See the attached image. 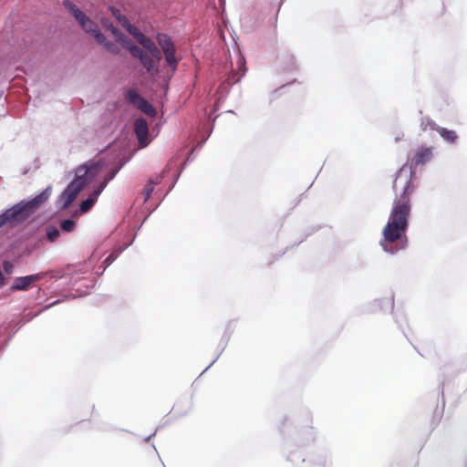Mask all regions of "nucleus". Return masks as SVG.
Here are the masks:
<instances>
[{"mask_svg": "<svg viewBox=\"0 0 467 467\" xmlns=\"http://www.w3.org/2000/svg\"><path fill=\"white\" fill-rule=\"evenodd\" d=\"M404 169L400 168L393 182V190L397 192L399 186L402 192L396 195L392 203L389 221L382 231L380 245L389 254H395L404 249L408 244L407 230L409 218L411 212L410 197L415 191V185L411 180L412 172L403 174Z\"/></svg>", "mask_w": 467, "mask_h": 467, "instance_id": "obj_1", "label": "nucleus"}, {"mask_svg": "<svg viewBox=\"0 0 467 467\" xmlns=\"http://www.w3.org/2000/svg\"><path fill=\"white\" fill-rule=\"evenodd\" d=\"M63 5L78 22L82 29L86 33L93 36L95 41L99 45L102 46L103 48L109 53L112 55L119 54V45H121L124 48L128 49L134 57L138 58L139 60H140L146 55L145 51H143L140 47L134 45L130 39H129L112 24L103 22L104 27L110 31L111 35L115 38V42L107 40L106 36L100 32L98 25L91 19H89V17H88L72 2H70L69 0H65L63 2Z\"/></svg>", "mask_w": 467, "mask_h": 467, "instance_id": "obj_2", "label": "nucleus"}, {"mask_svg": "<svg viewBox=\"0 0 467 467\" xmlns=\"http://www.w3.org/2000/svg\"><path fill=\"white\" fill-rule=\"evenodd\" d=\"M101 168L100 162H92L77 168L76 178L60 194L57 201L61 209H67L72 204L84 187L99 173Z\"/></svg>", "mask_w": 467, "mask_h": 467, "instance_id": "obj_3", "label": "nucleus"}, {"mask_svg": "<svg viewBox=\"0 0 467 467\" xmlns=\"http://www.w3.org/2000/svg\"><path fill=\"white\" fill-rule=\"evenodd\" d=\"M51 186L29 201H22L7 209L0 215V228L7 223H21L31 216L51 194Z\"/></svg>", "mask_w": 467, "mask_h": 467, "instance_id": "obj_4", "label": "nucleus"}, {"mask_svg": "<svg viewBox=\"0 0 467 467\" xmlns=\"http://www.w3.org/2000/svg\"><path fill=\"white\" fill-rule=\"evenodd\" d=\"M156 40L164 54L167 65L173 74L177 70L180 61V59L175 57L176 48L174 43L168 35L163 33H159L156 36Z\"/></svg>", "mask_w": 467, "mask_h": 467, "instance_id": "obj_5", "label": "nucleus"}, {"mask_svg": "<svg viewBox=\"0 0 467 467\" xmlns=\"http://www.w3.org/2000/svg\"><path fill=\"white\" fill-rule=\"evenodd\" d=\"M156 40L164 54L167 65L173 74L177 70L180 61V59L175 57L176 48L174 43L168 35L163 33H159L156 36Z\"/></svg>", "mask_w": 467, "mask_h": 467, "instance_id": "obj_6", "label": "nucleus"}, {"mask_svg": "<svg viewBox=\"0 0 467 467\" xmlns=\"http://www.w3.org/2000/svg\"><path fill=\"white\" fill-rule=\"evenodd\" d=\"M126 99L146 115L151 117L155 116L156 110L153 106L142 98L136 89L130 88L127 90Z\"/></svg>", "mask_w": 467, "mask_h": 467, "instance_id": "obj_7", "label": "nucleus"}, {"mask_svg": "<svg viewBox=\"0 0 467 467\" xmlns=\"http://www.w3.org/2000/svg\"><path fill=\"white\" fill-rule=\"evenodd\" d=\"M433 157V147H420L411 157L410 164L411 168H417L429 162Z\"/></svg>", "mask_w": 467, "mask_h": 467, "instance_id": "obj_8", "label": "nucleus"}, {"mask_svg": "<svg viewBox=\"0 0 467 467\" xmlns=\"http://www.w3.org/2000/svg\"><path fill=\"white\" fill-rule=\"evenodd\" d=\"M114 176V174H112L109 178L108 179H105L104 182H102L100 183V185L90 194V196L82 201L81 203H80V211L82 213H87L88 211L90 210V208L94 205V203L96 202L99 195L102 192V191L104 190V188L106 187L108 182Z\"/></svg>", "mask_w": 467, "mask_h": 467, "instance_id": "obj_9", "label": "nucleus"}, {"mask_svg": "<svg viewBox=\"0 0 467 467\" xmlns=\"http://www.w3.org/2000/svg\"><path fill=\"white\" fill-rule=\"evenodd\" d=\"M135 133L141 146H146L148 141L149 128L146 119L140 118L135 121Z\"/></svg>", "mask_w": 467, "mask_h": 467, "instance_id": "obj_10", "label": "nucleus"}, {"mask_svg": "<svg viewBox=\"0 0 467 467\" xmlns=\"http://www.w3.org/2000/svg\"><path fill=\"white\" fill-rule=\"evenodd\" d=\"M40 278L41 275L39 274L16 277L11 286V289L18 291L27 290L34 282L40 280Z\"/></svg>", "mask_w": 467, "mask_h": 467, "instance_id": "obj_11", "label": "nucleus"}, {"mask_svg": "<svg viewBox=\"0 0 467 467\" xmlns=\"http://www.w3.org/2000/svg\"><path fill=\"white\" fill-rule=\"evenodd\" d=\"M140 45L142 46L143 48L148 50L150 54L155 57L158 61L161 58V53L158 47L155 45L154 41L145 35L140 36V39L137 41Z\"/></svg>", "mask_w": 467, "mask_h": 467, "instance_id": "obj_12", "label": "nucleus"}, {"mask_svg": "<svg viewBox=\"0 0 467 467\" xmlns=\"http://www.w3.org/2000/svg\"><path fill=\"white\" fill-rule=\"evenodd\" d=\"M236 65H237V69L233 70L227 78V81L231 85L239 82L246 71L245 60L243 57H238V59L236 61Z\"/></svg>", "mask_w": 467, "mask_h": 467, "instance_id": "obj_13", "label": "nucleus"}, {"mask_svg": "<svg viewBox=\"0 0 467 467\" xmlns=\"http://www.w3.org/2000/svg\"><path fill=\"white\" fill-rule=\"evenodd\" d=\"M154 58L151 55L146 53V55L140 60L142 66L145 67L148 73L151 75L158 74V67L155 64Z\"/></svg>", "mask_w": 467, "mask_h": 467, "instance_id": "obj_14", "label": "nucleus"}, {"mask_svg": "<svg viewBox=\"0 0 467 467\" xmlns=\"http://www.w3.org/2000/svg\"><path fill=\"white\" fill-rule=\"evenodd\" d=\"M437 132L440 134L441 138L445 140L454 143L456 142L458 136L454 130H448L446 128L440 127L437 129Z\"/></svg>", "mask_w": 467, "mask_h": 467, "instance_id": "obj_15", "label": "nucleus"}, {"mask_svg": "<svg viewBox=\"0 0 467 467\" xmlns=\"http://www.w3.org/2000/svg\"><path fill=\"white\" fill-rule=\"evenodd\" d=\"M159 182H160V180L158 177H156L155 180L150 179L149 181V183L147 185H145L143 192H142V193L144 195V202H147L150 198L151 193L154 189V185L158 184Z\"/></svg>", "mask_w": 467, "mask_h": 467, "instance_id": "obj_16", "label": "nucleus"}, {"mask_svg": "<svg viewBox=\"0 0 467 467\" xmlns=\"http://www.w3.org/2000/svg\"><path fill=\"white\" fill-rule=\"evenodd\" d=\"M420 128L422 130H427L428 129H430L437 131V129H439L440 127L437 126V124L430 118H422L420 121Z\"/></svg>", "mask_w": 467, "mask_h": 467, "instance_id": "obj_17", "label": "nucleus"}, {"mask_svg": "<svg viewBox=\"0 0 467 467\" xmlns=\"http://www.w3.org/2000/svg\"><path fill=\"white\" fill-rule=\"evenodd\" d=\"M59 234V231L56 227L47 228V237L50 242H55L58 238Z\"/></svg>", "mask_w": 467, "mask_h": 467, "instance_id": "obj_18", "label": "nucleus"}, {"mask_svg": "<svg viewBox=\"0 0 467 467\" xmlns=\"http://www.w3.org/2000/svg\"><path fill=\"white\" fill-rule=\"evenodd\" d=\"M130 35H131L136 41L140 39V36H143L144 34L141 33L138 27H136L133 25H129V27L126 29Z\"/></svg>", "mask_w": 467, "mask_h": 467, "instance_id": "obj_19", "label": "nucleus"}, {"mask_svg": "<svg viewBox=\"0 0 467 467\" xmlns=\"http://www.w3.org/2000/svg\"><path fill=\"white\" fill-rule=\"evenodd\" d=\"M75 227V222L73 220H64L61 222V228L65 232H71Z\"/></svg>", "mask_w": 467, "mask_h": 467, "instance_id": "obj_20", "label": "nucleus"}, {"mask_svg": "<svg viewBox=\"0 0 467 467\" xmlns=\"http://www.w3.org/2000/svg\"><path fill=\"white\" fill-rule=\"evenodd\" d=\"M3 268H4V271L7 274H11L12 271H13V268H14V265L11 262L9 261H5L3 263Z\"/></svg>", "mask_w": 467, "mask_h": 467, "instance_id": "obj_21", "label": "nucleus"}, {"mask_svg": "<svg viewBox=\"0 0 467 467\" xmlns=\"http://www.w3.org/2000/svg\"><path fill=\"white\" fill-rule=\"evenodd\" d=\"M118 21L122 26V27L125 29H127L129 27V25H131L130 23L129 19L125 16H119Z\"/></svg>", "mask_w": 467, "mask_h": 467, "instance_id": "obj_22", "label": "nucleus"}, {"mask_svg": "<svg viewBox=\"0 0 467 467\" xmlns=\"http://www.w3.org/2000/svg\"><path fill=\"white\" fill-rule=\"evenodd\" d=\"M111 12H112V15L117 18V20H119V16H123V15H121L120 11L116 8H111Z\"/></svg>", "mask_w": 467, "mask_h": 467, "instance_id": "obj_23", "label": "nucleus"}, {"mask_svg": "<svg viewBox=\"0 0 467 467\" xmlns=\"http://www.w3.org/2000/svg\"><path fill=\"white\" fill-rule=\"evenodd\" d=\"M314 467H327L325 462H317L314 464Z\"/></svg>", "mask_w": 467, "mask_h": 467, "instance_id": "obj_24", "label": "nucleus"}, {"mask_svg": "<svg viewBox=\"0 0 467 467\" xmlns=\"http://www.w3.org/2000/svg\"><path fill=\"white\" fill-rule=\"evenodd\" d=\"M5 285V277L2 274V272L0 271V286H3Z\"/></svg>", "mask_w": 467, "mask_h": 467, "instance_id": "obj_25", "label": "nucleus"}, {"mask_svg": "<svg viewBox=\"0 0 467 467\" xmlns=\"http://www.w3.org/2000/svg\"><path fill=\"white\" fill-rule=\"evenodd\" d=\"M111 256H112V255H109V257H107V259L105 260V262H109V261L111 259Z\"/></svg>", "mask_w": 467, "mask_h": 467, "instance_id": "obj_26", "label": "nucleus"}]
</instances>
